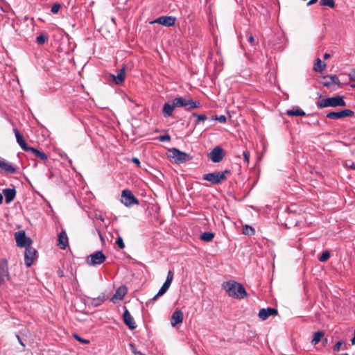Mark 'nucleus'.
Here are the masks:
<instances>
[{
	"label": "nucleus",
	"instance_id": "1",
	"mask_svg": "<svg viewBox=\"0 0 355 355\" xmlns=\"http://www.w3.org/2000/svg\"><path fill=\"white\" fill-rule=\"evenodd\" d=\"M223 287L231 297L241 300L248 297L245 288L241 283L227 281L223 283Z\"/></svg>",
	"mask_w": 355,
	"mask_h": 355
},
{
	"label": "nucleus",
	"instance_id": "2",
	"mask_svg": "<svg viewBox=\"0 0 355 355\" xmlns=\"http://www.w3.org/2000/svg\"><path fill=\"white\" fill-rule=\"evenodd\" d=\"M316 105L319 109L327 107H345L346 106V102L344 101L343 96H336L318 101L316 103Z\"/></svg>",
	"mask_w": 355,
	"mask_h": 355
},
{
	"label": "nucleus",
	"instance_id": "3",
	"mask_svg": "<svg viewBox=\"0 0 355 355\" xmlns=\"http://www.w3.org/2000/svg\"><path fill=\"white\" fill-rule=\"evenodd\" d=\"M230 170H225L220 172L209 173L204 174L202 179L210 182L213 184H219L227 179L226 175H230Z\"/></svg>",
	"mask_w": 355,
	"mask_h": 355
},
{
	"label": "nucleus",
	"instance_id": "4",
	"mask_svg": "<svg viewBox=\"0 0 355 355\" xmlns=\"http://www.w3.org/2000/svg\"><path fill=\"white\" fill-rule=\"evenodd\" d=\"M170 157L174 159L176 164H182L192 159V157L184 152L180 151L178 148H172L168 150Z\"/></svg>",
	"mask_w": 355,
	"mask_h": 355
},
{
	"label": "nucleus",
	"instance_id": "5",
	"mask_svg": "<svg viewBox=\"0 0 355 355\" xmlns=\"http://www.w3.org/2000/svg\"><path fill=\"white\" fill-rule=\"evenodd\" d=\"M320 83L332 90L341 87V83L338 77L336 74H331L322 76V80Z\"/></svg>",
	"mask_w": 355,
	"mask_h": 355
},
{
	"label": "nucleus",
	"instance_id": "6",
	"mask_svg": "<svg viewBox=\"0 0 355 355\" xmlns=\"http://www.w3.org/2000/svg\"><path fill=\"white\" fill-rule=\"evenodd\" d=\"M121 202L125 207H130L133 205H139V200L133 195L129 189H124L121 193Z\"/></svg>",
	"mask_w": 355,
	"mask_h": 355
},
{
	"label": "nucleus",
	"instance_id": "7",
	"mask_svg": "<svg viewBox=\"0 0 355 355\" xmlns=\"http://www.w3.org/2000/svg\"><path fill=\"white\" fill-rule=\"evenodd\" d=\"M15 238L17 245L20 248H26L32 243L31 239L26 236L24 230L16 232L15 233Z\"/></svg>",
	"mask_w": 355,
	"mask_h": 355
},
{
	"label": "nucleus",
	"instance_id": "8",
	"mask_svg": "<svg viewBox=\"0 0 355 355\" xmlns=\"http://www.w3.org/2000/svg\"><path fill=\"white\" fill-rule=\"evenodd\" d=\"M106 259V257L101 251H96L87 258V263L89 266L100 265Z\"/></svg>",
	"mask_w": 355,
	"mask_h": 355
},
{
	"label": "nucleus",
	"instance_id": "9",
	"mask_svg": "<svg viewBox=\"0 0 355 355\" xmlns=\"http://www.w3.org/2000/svg\"><path fill=\"white\" fill-rule=\"evenodd\" d=\"M10 280L8 263L6 259H0V285Z\"/></svg>",
	"mask_w": 355,
	"mask_h": 355
},
{
	"label": "nucleus",
	"instance_id": "10",
	"mask_svg": "<svg viewBox=\"0 0 355 355\" xmlns=\"http://www.w3.org/2000/svg\"><path fill=\"white\" fill-rule=\"evenodd\" d=\"M354 112L352 110L346 109L338 112H330L327 114L326 117L331 119H340L345 117L353 116Z\"/></svg>",
	"mask_w": 355,
	"mask_h": 355
},
{
	"label": "nucleus",
	"instance_id": "11",
	"mask_svg": "<svg viewBox=\"0 0 355 355\" xmlns=\"http://www.w3.org/2000/svg\"><path fill=\"white\" fill-rule=\"evenodd\" d=\"M177 19L173 16H162L154 21H151V24H159L166 27L173 26L175 24Z\"/></svg>",
	"mask_w": 355,
	"mask_h": 355
},
{
	"label": "nucleus",
	"instance_id": "12",
	"mask_svg": "<svg viewBox=\"0 0 355 355\" xmlns=\"http://www.w3.org/2000/svg\"><path fill=\"white\" fill-rule=\"evenodd\" d=\"M37 251L31 245L27 246L25 250L24 262L27 267H31L36 257Z\"/></svg>",
	"mask_w": 355,
	"mask_h": 355
},
{
	"label": "nucleus",
	"instance_id": "13",
	"mask_svg": "<svg viewBox=\"0 0 355 355\" xmlns=\"http://www.w3.org/2000/svg\"><path fill=\"white\" fill-rule=\"evenodd\" d=\"M225 156L223 149L220 146L215 147L209 154L208 157L214 163H218L223 160Z\"/></svg>",
	"mask_w": 355,
	"mask_h": 355
},
{
	"label": "nucleus",
	"instance_id": "14",
	"mask_svg": "<svg viewBox=\"0 0 355 355\" xmlns=\"http://www.w3.org/2000/svg\"><path fill=\"white\" fill-rule=\"evenodd\" d=\"M124 309L125 310L123 314V322L130 329L133 330L137 327L136 323L134 321V319L132 317L130 313L125 306H124Z\"/></svg>",
	"mask_w": 355,
	"mask_h": 355
},
{
	"label": "nucleus",
	"instance_id": "15",
	"mask_svg": "<svg viewBox=\"0 0 355 355\" xmlns=\"http://www.w3.org/2000/svg\"><path fill=\"white\" fill-rule=\"evenodd\" d=\"M278 314V311L275 308L268 307L267 309H261L259 313L258 316L262 320H266L270 315H277Z\"/></svg>",
	"mask_w": 355,
	"mask_h": 355
},
{
	"label": "nucleus",
	"instance_id": "16",
	"mask_svg": "<svg viewBox=\"0 0 355 355\" xmlns=\"http://www.w3.org/2000/svg\"><path fill=\"white\" fill-rule=\"evenodd\" d=\"M183 313L180 309H176L172 314L171 318V324L172 327L176 326L179 323L183 322Z\"/></svg>",
	"mask_w": 355,
	"mask_h": 355
},
{
	"label": "nucleus",
	"instance_id": "17",
	"mask_svg": "<svg viewBox=\"0 0 355 355\" xmlns=\"http://www.w3.org/2000/svg\"><path fill=\"white\" fill-rule=\"evenodd\" d=\"M175 107H177L175 105V102L173 100L171 102H167L164 103L162 109L163 115L165 117H169L172 116Z\"/></svg>",
	"mask_w": 355,
	"mask_h": 355
},
{
	"label": "nucleus",
	"instance_id": "18",
	"mask_svg": "<svg viewBox=\"0 0 355 355\" xmlns=\"http://www.w3.org/2000/svg\"><path fill=\"white\" fill-rule=\"evenodd\" d=\"M26 152L29 153L32 156L39 158L42 161H46L48 159V156L45 153L33 147H28Z\"/></svg>",
	"mask_w": 355,
	"mask_h": 355
},
{
	"label": "nucleus",
	"instance_id": "19",
	"mask_svg": "<svg viewBox=\"0 0 355 355\" xmlns=\"http://www.w3.org/2000/svg\"><path fill=\"white\" fill-rule=\"evenodd\" d=\"M0 168L7 173L14 174L16 173V168L6 161L4 159L0 157Z\"/></svg>",
	"mask_w": 355,
	"mask_h": 355
},
{
	"label": "nucleus",
	"instance_id": "20",
	"mask_svg": "<svg viewBox=\"0 0 355 355\" xmlns=\"http://www.w3.org/2000/svg\"><path fill=\"white\" fill-rule=\"evenodd\" d=\"M127 293V288L125 286H121L116 291L115 293L111 298V301L122 300Z\"/></svg>",
	"mask_w": 355,
	"mask_h": 355
},
{
	"label": "nucleus",
	"instance_id": "21",
	"mask_svg": "<svg viewBox=\"0 0 355 355\" xmlns=\"http://www.w3.org/2000/svg\"><path fill=\"white\" fill-rule=\"evenodd\" d=\"M111 76H112V78L113 81L116 85L121 84L124 81L125 77V66H123L119 71L117 75L112 74Z\"/></svg>",
	"mask_w": 355,
	"mask_h": 355
},
{
	"label": "nucleus",
	"instance_id": "22",
	"mask_svg": "<svg viewBox=\"0 0 355 355\" xmlns=\"http://www.w3.org/2000/svg\"><path fill=\"white\" fill-rule=\"evenodd\" d=\"M69 241L67 233L62 230L58 235V245L60 249L64 250L68 245Z\"/></svg>",
	"mask_w": 355,
	"mask_h": 355
},
{
	"label": "nucleus",
	"instance_id": "23",
	"mask_svg": "<svg viewBox=\"0 0 355 355\" xmlns=\"http://www.w3.org/2000/svg\"><path fill=\"white\" fill-rule=\"evenodd\" d=\"M13 131H14L15 137H16L17 142L20 146V147L24 151H26L27 149H28L29 146L27 145V144L24 141L22 135H21V133L19 132V131L17 129L15 128L13 130Z\"/></svg>",
	"mask_w": 355,
	"mask_h": 355
},
{
	"label": "nucleus",
	"instance_id": "24",
	"mask_svg": "<svg viewBox=\"0 0 355 355\" xmlns=\"http://www.w3.org/2000/svg\"><path fill=\"white\" fill-rule=\"evenodd\" d=\"M3 193L5 196L6 202H11L16 196V190L15 189H5L3 190Z\"/></svg>",
	"mask_w": 355,
	"mask_h": 355
},
{
	"label": "nucleus",
	"instance_id": "25",
	"mask_svg": "<svg viewBox=\"0 0 355 355\" xmlns=\"http://www.w3.org/2000/svg\"><path fill=\"white\" fill-rule=\"evenodd\" d=\"M286 114L290 116H305V112L298 107H293L291 110H288L286 111Z\"/></svg>",
	"mask_w": 355,
	"mask_h": 355
},
{
	"label": "nucleus",
	"instance_id": "26",
	"mask_svg": "<svg viewBox=\"0 0 355 355\" xmlns=\"http://www.w3.org/2000/svg\"><path fill=\"white\" fill-rule=\"evenodd\" d=\"M201 107V104L199 101H193L191 98H189L187 103V105L185 110L187 111H190L195 108H199Z\"/></svg>",
	"mask_w": 355,
	"mask_h": 355
},
{
	"label": "nucleus",
	"instance_id": "27",
	"mask_svg": "<svg viewBox=\"0 0 355 355\" xmlns=\"http://www.w3.org/2000/svg\"><path fill=\"white\" fill-rule=\"evenodd\" d=\"M326 67L325 62H322L320 58L315 60L313 65V70L318 72H322Z\"/></svg>",
	"mask_w": 355,
	"mask_h": 355
},
{
	"label": "nucleus",
	"instance_id": "28",
	"mask_svg": "<svg viewBox=\"0 0 355 355\" xmlns=\"http://www.w3.org/2000/svg\"><path fill=\"white\" fill-rule=\"evenodd\" d=\"M189 98H186L184 97H177L173 99L175 102V105H176L177 107H186L187 103Z\"/></svg>",
	"mask_w": 355,
	"mask_h": 355
},
{
	"label": "nucleus",
	"instance_id": "29",
	"mask_svg": "<svg viewBox=\"0 0 355 355\" xmlns=\"http://www.w3.org/2000/svg\"><path fill=\"white\" fill-rule=\"evenodd\" d=\"M324 333L322 331H316L313 337V339L311 340V343L314 345H317L321 339L324 337Z\"/></svg>",
	"mask_w": 355,
	"mask_h": 355
},
{
	"label": "nucleus",
	"instance_id": "30",
	"mask_svg": "<svg viewBox=\"0 0 355 355\" xmlns=\"http://www.w3.org/2000/svg\"><path fill=\"white\" fill-rule=\"evenodd\" d=\"M214 238V234L210 232H205L202 233L200 236V239L202 241H206V242H210L213 240Z\"/></svg>",
	"mask_w": 355,
	"mask_h": 355
},
{
	"label": "nucleus",
	"instance_id": "31",
	"mask_svg": "<svg viewBox=\"0 0 355 355\" xmlns=\"http://www.w3.org/2000/svg\"><path fill=\"white\" fill-rule=\"evenodd\" d=\"M105 294L103 293L102 295H99L98 297L93 298L92 300V304L94 306H98L101 304H102L105 302Z\"/></svg>",
	"mask_w": 355,
	"mask_h": 355
},
{
	"label": "nucleus",
	"instance_id": "32",
	"mask_svg": "<svg viewBox=\"0 0 355 355\" xmlns=\"http://www.w3.org/2000/svg\"><path fill=\"white\" fill-rule=\"evenodd\" d=\"M192 116L197 118V120L196 121V125H198L200 121H205L207 119V117L205 114H198L196 112L192 113Z\"/></svg>",
	"mask_w": 355,
	"mask_h": 355
},
{
	"label": "nucleus",
	"instance_id": "33",
	"mask_svg": "<svg viewBox=\"0 0 355 355\" xmlns=\"http://www.w3.org/2000/svg\"><path fill=\"white\" fill-rule=\"evenodd\" d=\"M254 232V229L248 225H245L243 228V234L245 235H253Z\"/></svg>",
	"mask_w": 355,
	"mask_h": 355
},
{
	"label": "nucleus",
	"instance_id": "34",
	"mask_svg": "<svg viewBox=\"0 0 355 355\" xmlns=\"http://www.w3.org/2000/svg\"><path fill=\"white\" fill-rule=\"evenodd\" d=\"M320 5L334 8L335 7L334 0H320Z\"/></svg>",
	"mask_w": 355,
	"mask_h": 355
},
{
	"label": "nucleus",
	"instance_id": "35",
	"mask_svg": "<svg viewBox=\"0 0 355 355\" xmlns=\"http://www.w3.org/2000/svg\"><path fill=\"white\" fill-rule=\"evenodd\" d=\"M47 39L48 37L45 35L41 34L36 37V42L38 45H43Z\"/></svg>",
	"mask_w": 355,
	"mask_h": 355
},
{
	"label": "nucleus",
	"instance_id": "36",
	"mask_svg": "<svg viewBox=\"0 0 355 355\" xmlns=\"http://www.w3.org/2000/svg\"><path fill=\"white\" fill-rule=\"evenodd\" d=\"M171 285L167 284L166 282L163 284L159 291L157 293V295H163L168 290Z\"/></svg>",
	"mask_w": 355,
	"mask_h": 355
},
{
	"label": "nucleus",
	"instance_id": "37",
	"mask_svg": "<svg viewBox=\"0 0 355 355\" xmlns=\"http://www.w3.org/2000/svg\"><path fill=\"white\" fill-rule=\"evenodd\" d=\"M329 257H330V253L329 251L326 250V251L322 252V254L318 258V259L321 262H324L327 260H328L329 259Z\"/></svg>",
	"mask_w": 355,
	"mask_h": 355
},
{
	"label": "nucleus",
	"instance_id": "38",
	"mask_svg": "<svg viewBox=\"0 0 355 355\" xmlns=\"http://www.w3.org/2000/svg\"><path fill=\"white\" fill-rule=\"evenodd\" d=\"M115 243L120 250H123L125 248L123 240L120 236L117 237Z\"/></svg>",
	"mask_w": 355,
	"mask_h": 355
},
{
	"label": "nucleus",
	"instance_id": "39",
	"mask_svg": "<svg viewBox=\"0 0 355 355\" xmlns=\"http://www.w3.org/2000/svg\"><path fill=\"white\" fill-rule=\"evenodd\" d=\"M248 42L252 46H255L257 42L255 41V39L252 33L247 34Z\"/></svg>",
	"mask_w": 355,
	"mask_h": 355
},
{
	"label": "nucleus",
	"instance_id": "40",
	"mask_svg": "<svg viewBox=\"0 0 355 355\" xmlns=\"http://www.w3.org/2000/svg\"><path fill=\"white\" fill-rule=\"evenodd\" d=\"M73 337L78 341H79L81 343L83 344H89L90 341L87 339L82 338L80 336H79L77 334H73Z\"/></svg>",
	"mask_w": 355,
	"mask_h": 355
},
{
	"label": "nucleus",
	"instance_id": "41",
	"mask_svg": "<svg viewBox=\"0 0 355 355\" xmlns=\"http://www.w3.org/2000/svg\"><path fill=\"white\" fill-rule=\"evenodd\" d=\"M60 8H61V5L58 3H55L53 4L51 11L52 13L56 14L58 12Z\"/></svg>",
	"mask_w": 355,
	"mask_h": 355
},
{
	"label": "nucleus",
	"instance_id": "42",
	"mask_svg": "<svg viewBox=\"0 0 355 355\" xmlns=\"http://www.w3.org/2000/svg\"><path fill=\"white\" fill-rule=\"evenodd\" d=\"M173 272L171 270H169L168 272V274H167V277H166V279L165 281V282L167 284H169L171 285V282L173 281Z\"/></svg>",
	"mask_w": 355,
	"mask_h": 355
},
{
	"label": "nucleus",
	"instance_id": "43",
	"mask_svg": "<svg viewBox=\"0 0 355 355\" xmlns=\"http://www.w3.org/2000/svg\"><path fill=\"white\" fill-rule=\"evenodd\" d=\"M159 141H169L171 140V136L169 135H160L157 138Z\"/></svg>",
	"mask_w": 355,
	"mask_h": 355
},
{
	"label": "nucleus",
	"instance_id": "44",
	"mask_svg": "<svg viewBox=\"0 0 355 355\" xmlns=\"http://www.w3.org/2000/svg\"><path fill=\"white\" fill-rule=\"evenodd\" d=\"M212 120L218 121L220 123H225L226 122V117L224 115H220V116H215L212 117Z\"/></svg>",
	"mask_w": 355,
	"mask_h": 355
},
{
	"label": "nucleus",
	"instance_id": "45",
	"mask_svg": "<svg viewBox=\"0 0 355 355\" xmlns=\"http://www.w3.org/2000/svg\"><path fill=\"white\" fill-rule=\"evenodd\" d=\"M344 166L346 168H351V169H355V164L352 161H351V160H346L344 162Z\"/></svg>",
	"mask_w": 355,
	"mask_h": 355
},
{
	"label": "nucleus",
	"instance_id": "46",
	"mask_svg": "<svg viewBox=\"0 0 355 355\" xmlns=\"http://www.w3.org/2000/svg\"><path fill=\"white\" fill-rule=\"evenodd\" d=\"M130 347L131 349V351L132 352L135 354V355H144L141 352L138 351L136 348V347L135 346L134 344L132 343H130Z\"/></svg>",
	"mask_w": 355,
	"mask_h": 355
},
{
	"label": "nucleus",
	"instance_id": "47",
	"mask_svg": "<svg viewBox=\"0 0 355 355\" xmlns=\"http://www.w3.org/2000/svg\"><path fill=\"white\" fill-rule=\"evenodd\" d=\"M343 341L342 340H340V341H338L333 347V349L334 351L335 352H338L340 349V347L341 346L343 345Z\"/></svg>",
	"mask_w": 355,
	"mask_h": 355
},
{
	"label": "nucleus",
	"instance_id": "48",
	"mask_svg": "<svg viewBox=\"0 0 355 355\" xmlns=\"http://www.w3.org/2000/svg\"><path fill=\"white\" fill-rule=\"evenodd\" d=\"M243 155L244 162L246 164H248L250 162V153L247 150H245L243 152Z\"/></svg>",
	"mask_w": 355,
	"mask_h": 355
},
{
	"label": "nucleus",
	"instance_id": "49",
	"mask_svg": "<svg viewBox=\"0 0 355 355\" xmlns=\"http://www.w3.org/2000/svg\"><path fill=\"white\" fill-rule=\"evenodd\" d=\"M349 78L351 81H355V69H352L349 73Z\"/></svg>",
	"mask_w": 355,
	"mask_h": 355
},
{
	"label": "nucleus",
	"instance_id": "50",
	"mask_svg": "<svg viewBox=\"0 0 355 355\" xmlns=\"http://www.w3.org/2000/svg\"><path fill=\"white\" fill-rule=\"evenodd\" d=\"M131 161L135 164L137 165V167L140 168L141 167V162L139 161V159L137 158V157H132L131 159Z\"/></svg>",
	"mask_w": 355,
	"mask_h": 355
},
{
	"label": "nucleus",
	"instance_id": "51",
	"mask_svg": "<svg viewBox=\"0 0 355 355\" xmlns=\"http://www.w3.org/2000/svg\"><path fill=\"white\" fill-rule=\"evenodd\" d=\"M160 295H157V293L148 302H147V305L149 304V303H151V302H154L158 297H159Z\"/></svg>",
	"mask_w": 355,
	"mask_h": 355
},
{
	"label": "nucleus",
	"instance_id": "52",
	"mask_svg": "<svg viewBox=\"0 0 355 355\" xmlns=\"http://www.w3.org/2000/svg\"><path fill=\"white\" fill-rule=\"evenodd\" d=\"M96 232H97V233H98V236H99V237H100L101 240V241H103V235H102V234H101V231H100V230H99V229H98V228H96Z\"/></svg>",
	"mask_w": 355,
	"mask_h": 355
},
{
	"label": "nucleus",
	"instance_id": "53",
	"mask_svg": "<svg viewBox=\"0 0 355 355\" xmlns=\"http://www.w3.org/2000/svg\"><path fill=\"white\" fill-rule=\"evenodd\" d=\"M16 337H17V340H18L19 343H20V345H21L23 347H24V346H25V345H24V343L22 342V340H21V339L20 336H19V335H17V336H16Z\"/></svg>",
	"mask_w": 355,
	"mask_h": 355
},
{
	"label": "nucleus",
	"instance_id": "54",
	"mask_svg": "<svg viewBox=\"0 0 355 355\" xmlns=\"http://www.w3.org/2000/svg\"><path fill=\"white\" fill-rule=\"evenodd\" d=\"M318 0H310L308 3H307V6H311L312 4H314L316 2H318Z\"/></svg>",
	"mask_w": 355,
	"mask_h": 355
},
{
	"label": "nucleus",
	"instance_id": "55",
	"mask_svg": "<svg viewBox=\"0 0 355 355\" xmlns=\"http://www.w3.org/2000/svg\"><path fill=\"white\" fill-rule=\"evenodd\" d=\"M330 57H331V55L328 53H324V56H323L324 60H327V59L329 58Z\"/></svg>",
	"mask_w": 355,
	"mask_h": 355
},
{
	"label": "nucleus",
	"instance_id": "56",
	"mask_svg": "<svg viewBox=\"0 0 355 355\" xmlns=\"http://www.w3.org/2000/svg\"><path fill=\"white\" fill-rule=\"evenodd\" d=\"M298 222L296 220L293 223H290V225H293L294 226H296L297 225Z\"/></svg>",
	"mask_w": 355,
	"mask_h": 355
},
{
	"label": "nucleus",
	"instance_id": "57",
	"mask_svg": "<svg viewBox=\"0 0 355 355\" xmlns=\"http://www.w3.org/2000/svg\"><path fill=\"white\" fill-rule=\"evenodd\" d=\"M3 201V196L0 193V205L2 203Z\"/></svg>",
	"mask_w": 355,
	"mask_h": 355
},
{
	"label": "nucleus",
	"instance_id": "58",
	"mask_svg": "<svg viewBox=\"0 0 355 355\" xmlns=\"http://www.w3.org/2000/svg\"><path fill=\"white\" fill-rule=\"evenodd\" d=\"M335 355H348V354L347 353H345V354H335Z\"/></svg>",
	"mask_w": 355,
	"mask_h": 355
},
{
	"label": "nucleus",
	"instance_id": "59",
	"mask_svg": "<svg viewBox=\"0 0 355 355\" xmlns=\"http://www.w3.org/2000/svg\"><path fill=\"white\" fill-rule=\"evenodd\" d=\"M324 343H327V338H324V340H323Z\"/></svg>",
	"mask_w": 355,
	"mask_h": 355
},
{
	"label": "nucleus",
	"instance_id": "60",
	"mask_svg": "<svg viewBox=\"0 0 355 355\" xmlns=\"http://www.w3.org/2000/svg\"><path fill=\"white\" fill-rule=\"evenodd\" d=\"M352 87L355 88V84L354 85H352Z\"/></svg>",
	"mask_w": 355,
	"mask_h": 355
}]
</instances>
